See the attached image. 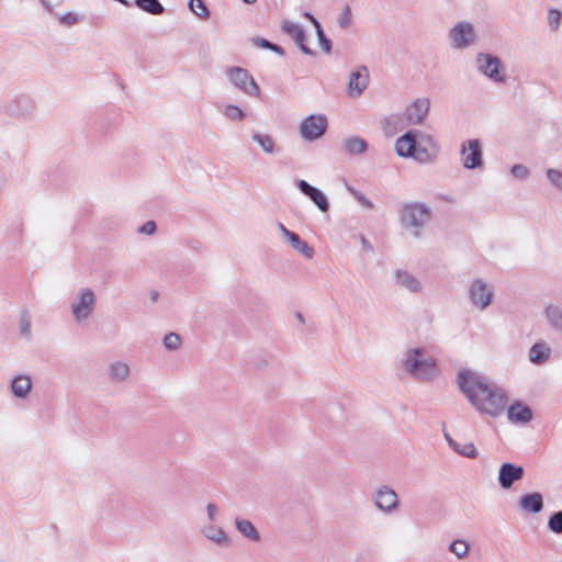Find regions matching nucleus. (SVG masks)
I'll return each mask as SVG.
<instances>
[{"mask_svg": "<svg viewBox=\"0 0 562 562\" xmlns=\"http://www.w3.org/2000/svg\"><path fill=\"white\" fill-rule=\"evenodd\" d=\"M207 519L210 522H214L218 516V508L215 504L209 503L206 505Z\"/></svg>", "mask_w": 562, "mask_h": 562, "instance_id": "obj_49", "label": "nucleus"}, {"mask_svg": "<svg viewBox=\"0 0 562 562\" xmlns=\"http://www.w3.org/2000/svg\"><path fill=\"white\" fill-rule=\"evenodd\" d=\"M245 3H248V4H252L255 3L257 0H243Z\"/></svg>", "mask_w": 562, "mask_h": 562, "instance_id": "obj_56", "label": "nucleus"}, {"mask_svg": "<svg viewBox=\"0 0 562 562\" xmlns=\"http://www.w3.org/2000/svg\"><path fill=\"white\" fill-rule=\"evenodd\" d=\"M224 114L232 121H243L246 117V113L235 104H228L224 109Z\"/></svg>", "mask_w": 562, "mask_h": 562, "instance_id": "obj_36", "label": "nucleus"}, {"mask_svg": "<svg viewBox=\"0 0 562 562\" xmlns=\"http://www.w3.org/2000/svg\"><path fill=\"white\" fill-rule=\"evenodd\" d=\"M35 110V102L25 94H20L11 100L4 109L7 115L14 119H31Z\"/></svg>", "mask_w": 562, "mask_h": 562, "instance_id": "obj_11", "label": "nucleus"}, {"mask_svg": "<svg viewBox=\"0 0 562 562\" xmlns=\"http://www.w3.org/2000/svg\"><path fill=\"white\" fill-rule=\"evenodd\" d=\"M228 80L244 93L250 97H258L260 88L251 74L243 67L233 66L226 70Z\"/></svg>", "mask_w": 562, "mask_h": 562, "instance_id": "obj_6", "label": "nucleus"}, {"mask_svg": "<svg viewBox=\"0 0 562 562\" xmlns=\"http://www.w3.org/2000/svg\"><path fill=\"white\" fill-rule=\"evenodd\" d=\"M562 19V13L557 9H550L548 12V22L550 27L555 31L559 29Z\"/></svg>", "mask_w": 562, "mask_h": 562, "instance_id": "obj_43", "label": "nucleus"}, {"mask_svg": "<svg viewBox=\"0 0 562 562\" xmlns=\"http://www.w3.org/2000/svg\"><path fill=\"white\" fill-rule=\"evenodd\" d=\"M477 69L485 77L497 83H505L506 77L501 74L502 60L498 56L488 53L476 55Z\"/></svg>", "mask_w": 562, "mask_h": 562, "instance_id": "obj_7", "label": "nucleus"}, {"mask_svg": "<svg viewBox=\"0 0 562 562\" xmlns=\"http://www.w3.org/2000/svg\"><path fill=\"white\" fill-rule=\"evenodd\" d=\"M181 345V337L176 333H169L164 337V346L167 350H177Z\"/></svg>", "mask_w": 562, "mask_h": 562, "instance_id": "obj_38", "label": "nucleus"}, {"mask_svg": "<svg viewBox=\"0 0 562 562\" xmlns=\"http://www.w3.org/2000/svg\"><path fill=\"white\" fill-rule=\"evenodd\" d=\"M361 245L363 247V249L369 252V254H372L373 252V246L371 245V243L366 238V237H361Z\"/></svg>", "mask_w": 562, "mask_h": 562, "instance_id": "obj_51", "label": "nucleus"}, {"mask_svg": "<svg viewBox=\"0 0 562 562\" xmlns=\"http://www.w3.org/2000/svg\"><path fill=\"white\" fill-rule=\"evenodd\" d=\"M188 7L200 19L207 20L211 16V12L203 0H189Z\"/></svg>", "mask_w": 562, "mask_h": 562, "instance_id": "obj_33", "label": "nucleus"}, {"mask_svg": "<svg viewBox=\"0 0 562 562\" xmlns=\"http://www.w3.org/2000/svg\"><path fill=\"white\" fill-rule=\"evenodd\" d=\"M297 188L304 195L308 196L316 204L319 211H328L329 202L322 190L310 184L305 180H299Z\"/></svg>", "mask_w": 562, "mask_h": 562, "instance_id": "obj_21", "label": "nucleus"}, {"mask_svg": "<svg viewBox=\"0 0 562 562\" xmlns=\"http://www.w3.org/2000/svg\"><path fill=\"white\" fill-rule=\"evenodd\" d=\"M97 306L95 292L88 286L80 288L70 302V314L77 325L86 324Z\"/></svg>", "mask_w": 562, "mask_h": 562, "instance_id": "obj_4", "label": "nucleus"}, {"mask_svg": "<svg viewBox=\"0 0 562 562\" xmlns=\"http://www.w3.org/2000/svg\"><path fill=\"white\" fill-rule=\"evenodd\" d=\"M368 142L360 136H351L342 142V149L350 156L361 155L368 150Z\"/></svg>", "mask_w": 562, "mask_h": 562, "instance_id": "obj_29", "label": "nucleus"}, {"mask_svg": "<svg viewBox=\"0 0 562 562\" xmlns=\"http://www.w3.org/2000/svg\"><path fill=\"white\" fill-rule=\"evenodd\" d=\"M544 314L550 326L562 331V308L551 304L546 308Z\"/></svg>", "mask_w": 562, "mask_h": 562, "instance_id": "obj_31", "label": "nucleus"}, {"mask_svg": "<svg viewBox=\"0 0 562 562\" xmlns=\"http://www.w3.org/2000/svg\"><path fill=\"white\" fill-rule=\"evenodd\" d=\"M532 416L531 408L521 402L512 404L507 409V418L513 424H527Z\"/></svg>", "mask_w": 562, "mask_h": 562, "instance_id": "obj_24", "label": "nucleus"}, {"mask_svg": "<svg viewBox=\"0 0 562 562\" xmlns=\"http://www.w3.org/2000/svg\"><path fill=\"white\" fill-rule=\"evenodd\" d=\"M548 180L560 191H562V172L558 169L550 168L547 170Z\"/></svg>", "mask_w": 562, "mask_h": 562, "instance_id": "obj_42", "label": "nucleus"}, {"mask_svg": "<svg viewBox=\"0 0 562 562\" xmlns=\"http://www.w3.org/2000/svg\"><path fill=\"white\" fill-rule=\"evenodd\" d=\"M149 297L153 303H156L159 299V292L157 290H151L149 292Z\"/></svg>", "mask_w": 562, "mask_h": 562, "instance_id": "obj_55", "label": "nucleus"}, {"mask_svg": "<svg viewBox=\"0 0 562 562\" xmlns=\"http://www.w3.org/2000/svg\"><path fill=\"white\" fill-rule=\"evenodd\" d=\"M459 386L470 404L482 415L498 417L506 408L507 392L473 371L459 374Z\"/></svg>", "mask_w": 562, "mask_h": 562, "instance_id": "obj_1", "label": "nucleus"}, {"mask_svg": "<svg viewBox=\"0 0 562 562\" xmlns=\"http://www.w3.org/2000/svg\"><path fill=\"white\" fill-rule=\"evenodd\" d=\"M395 151L400 157L413 158L420 164H429L437 158L439 146L430 134L409 130L396 139Z\"/></svg>", "mask_w": 562, "mask_h": 562, "instance_id": "obj_2", "label": "nucleus"}, {"mask_svg": "<svg viewBox=\"0 0 562 562\" xmlns=\"http://www.w3.org/2000/svg\"><path fill=\"white\" fill-rule=\"evenodd\" d=\"M369 85V70L366 66L358 67L350 74L348 91L352 97H360Z\"/></svg>", "mask_w": 562, "mask_h": 562, "instance_id": "obj_20", "label": "nucleus"}, {"mask_svg": "<svg viewBox=\"0 0 562 562\" xmlns=\"http://www.w3.org/2000/svg\"><path fill=\"white\" fill-rule=\"evenodd\" d=\"M252 139L262 148L266 154H272L276 149L274 139L268 134L254 133Z\"/></svg>", "mask_w": 562, "mask_h": 562, "instance_id": "obj_32", "label": "nucleus"}, {"mask_svg": "<svg viewBox=\"0 0 562 562\" xmlns=\"http://www.w3.org/2000/svg\"><path fill=\"white\" fill-rule=\"evenodd\" d=\"M19 328H20V333L24 337H30V335H31V316H30L29 311H26V310L22 311L20 314Z\"/></svg>", "mask_w": 562, "mask_h": 562, "instance_id": "obj_37", "label": "nucleus"}, {"mask_svg": "<svg viewBox=\"0 0 562 562\" xmlns=\"http://www.w3.org/2000/svg\"><path fill=\"white\" fill-rule=\"evenodd\" d=\"M234 525L245 539L252 542L260 541V533L250 520L238 516L234 519Z\"/></svg>", "mask_w": 562, "mask_h": 562, "instance_id": "obj_27", "label": "nucleus"}, {"mask_svg": "<svg viewBox=\"0 0 562 562\" xmlns=\"http://www.w3.org/2000/svg\"><path fill=\"white\" fill-rule=\"evenodd\" d=\"M108 375L113 383H124L131 376V367L123 360L112 361L108 366Z\"/></svg>", "mask_w": 562, "mask_h": 562, "instance_id": "obj_25", "label": "nucleus"}, {"mask_svg": "<svg viewBox=\"0 0 562 562\" xmlns=\"http://www.w3.org/2000/svg\"><path fill=\"white\" fill-rule=\"evenodd\" d=\"M278 228L281 234V239L283 243L288 244L293 250L302 255L306 259H312L314 256V249L308 246L306 241L301 239V237L289 231L282 223L278 224Z\"/></svg>", "mask_w": 562, "mask_h": 562, "instance_id": "obj_13", "label": "nucleus"}, {"mask_svg": "<svg viewBox=\"0 0 562 562\" xmlns=\"http://www.w3.org/2000/svg\"><path fill=\"white\" fill-rule=\"evenodd\" d=\"M552 356V348L543 339L536 341L528 351V359L532 364L542 366L547 363Z\"/></svg>", "mask_w": 562, "mask_h": 562, "instance_id": "obj_22", "label": "nucleus"}, {"mask_svg": "<svg viewBox=\"0 0 562 562\" xmlns=\"http://www.w3.org/2000/svg\"><path fill=\"white\" fill-rule=\"evenodd\" d=\"M460 154L463 156V167L477 169L483 166V151L480 139H469L461 144Z\"/></svg>", "mask_w": 562, "mask_h": 562, "instance_id": "obj_10", "label": "nucleus"}, {"mask_svg": "<svg viewBox=\"0 0 562 562\" xmlns=\"http://www.w3.org/2000/svg\"><path fill=\"white\" fill-rule=\"evenodd\" d=\"M443 435H445V438H446L449 447L454 452H457L458 454L465 457V458H470V459L476 458L477 450L472 442L459 443L449 435V432L445 431Z\"/></svg>", "mask_w": 562, "mask_h": 562, "instance_id": "obj_28", "label": "nucleus"}, {"mask_svg": "<svg viewBox=\"0 0 562 562\" xmlns=\"http://www.w3.org/2000/svg\"><path fill=\"white\" fill-rule=\"evenodd\" d=\"M136 232L142 235H153L156 232V223L154 221H147L145 224L139 226Z\"/></svg>", "mask_w": 562, "mask_h": 562, "instance_id": "obj_47", "label": "nucleus"}, {"mask_svg": "<svg viewBox=\"0 0 562 562\" xmlns=\"http://www.w3.org/2000/svg\"><path fill=\"white\" fill-rule=\"evenodd\" d=\"M519 507L527 514H538L543 508V497L539 492L524 494L519 498Z\"/></svg>", "mask_w": 562, "mask_h": 562, "instance_id": "obj_26", "label": "nucleus"}, {"mask_svg": "<svg viewBox=\"0 0 562 562\" xmlns=\"http://www.w3.org/2000/svg\"><path fill=\"white\" fill-rule=\"evenodd\" d=\"M9 390L12 396L19 401H25L33 392V379L27 373H19L9 381Z\"/></svg>", "mask_w": 562, "mask_h": 562, "instance_id": "obj_14", "label": "nucleus"}, {"mask_svg": "<svg viewBox=\"0 0 562 562\" xmlns=\"http://www.w3.org/2000/svg\"><path fill=\"white\" fill-rule=\"evenodd\" d=\"M510 172L515 178L520 180L526 179L529 175L528 168L521 164L514 165L510 169Z\"/></svg>", "mask_w": 562, "mask_h": 562, "instance_id": "obj_44", "label": "nucleus"}, {"mask_svg": "<svg viewBox=\"0 0 562 562\" xmlns=\"http://www.w3.org/2000/svg\"><path fill=\"white\" fill-rule=\"evenodd\" d=\"M471 305L480 311H486L493 303L495 296L494 286L483 278L473 279L468 290Z\"/></svg>", "mask_w": 562, "mask_h": 562, "instance_id": "obj_5", "label": "nucleus"}, {"mask_svg": "<svg viewBox=\"0 0 562 562\" xmlns=\"http://www.w3.org/2000/svg\"><path fill=\"white\" fill-rule=\"evenodd\" d=\"M548 528L554 533H562V510L550 516Z\"/></svg>", "mask_w": 562, "mask_h": 562, "instance_id": "obj_39", "label": "nucleus"}, {"mask_svg": "<svg viewBox=\"0 0 562 562\" xmlns=\"http://www.w3.org/2000/svg\"><path fill=\"white\" fill-rule=\"evenodd\" d=\"M201 533L204 538L218 547H227L231 543L228 535L222 527L214 525V522H209L203 526L201 528Z\"/></svg>", "mask_w": 562, "mask_h": 562, "instance_id": "obj_23", "label": "nucleus"}, {"mask_svg": "<svg viewBox=\"0 0 562 562\" xmlns=\"http://www.w3.org/2000/svg\"><path fill=\"white\" fill-rule=\"evenodd\" d=\"M470 544L463 539L454 540L449 546V551L458 559H463L469 554Z\"/></svg>", "mask_w": 562, "mask_h": 562, "instance_id": "obj_34", "label": "nucleus"}, {"mask_svg": "<svg viewBox=\"0 0 562 562\" xmlns=\"http://www.w3.org/2000/svg\"><path fill=\"white\" fill-rule=\"evenodd\" d=\"M40 2L46 11L53 12V5L48 0H40Z\"/></svg>", "mask_w": 562, "mask_h": 562, "instance_id": "obj_54", "label": "nucleus"}, {"mask_svg": "<svg viewBox=\"0 0 562 562\" xmlns=\"http://www.w3.org/2000/svg\"><path fill=\"white\" fill-rule=\"evenodd\" d=\"M400 211H431L430 207L423 202L405 203Z\"/></svg>", "mask_w": 562, "mask_h": 562, "instance_id": "obj_45", "label": "nucleus"}, {"mask_svg": "<svg viewBox=\"0 0 562 562\" xmlns=\"http://www.w3.org/2000/svg\"><path fill=\"white\" fill-rule=\"evenodd\" d=\"M347 190L352 194V196L360 203V205L364 209H373L374 204L360 191L347 184Z\"/></svg>", "mask_w": 562, "mask_h": 562, "instance_id": "obj_41", "label": "nucleus"}, {"mask_svg": "<svg viewBox=\"0 0 562 562\" xmlns=\"http://www.w3.org/2000/svg\"><path fill=\"white\" fill-rule=\"evenodd\" d=\"M281 29L284 33L291 36V38L295 42L303 54L312 57L316 56V52L306 44L307 35L302 25L294 22L284 21L281 25Z\"/></svg>", "mask_w": 562, "mask_h": 562, "instance_id": "obj_16", "label": "nucleus"}, {"mask_svg": "<svg viewBox=\"0 0 562 562\" xmlns=\"http://www.w3.org/2000/svg\"><path fill=\"white\" fill-rule=\"evenodd\" d=\"M430 110V101L427 98L416 99L406 108L405 116L409 124H422Z\"/></svg>", "mask_w": 562, "mask_h": 562, "instance_id": "obj_19", "label": "nucleus"}, {"mask_svg": "<svg viewBox=\"0 0 562 562\" xmlns=\"http://www.w3.org/2000/svg\"><path fill=\"white\" fill-rule=\"evenodd\" d=\"M328 127L327 117L323 114H311L300 124V134L307 142H314L325 135Z\"/></svg>", "mask_w": 562, "mask_h": 562, "instance_id": "obj_8", "label": "nucleus"}, {"mask_svg": "<svg viewBox=\"0 0 562 562\" xmlns=\"http://www.w3.org/2000/svg\"><path fill=\"white\" fill-rule=\"evenodd\" d=\"M434 199H435L436 201H443V202H446V203H448V204H450V205H453V204L456 203V199H454V196H452V195H448V194H436V195L434 196Z\"/></svg>", "mask_w": 562, "mask_h": 562, "instance_id": "obj_50", "label": "nucleus"}, {"mask_svg": "<svg viewBox=\"0 0 562 562\" xmlns=\"http://www.w3.org/2000/svg\"><path fill=\"white\" fill-rule=\"evenodd\" d=\"M394 284L413 294H422L424 293V284L422 280L415 276L413 272L403 269L396 268L392 272Z\"/></svg>", "mask_w": 562, "mask_h": 562, "instance_id": "obj_12", "label": "nucleus"}, {"mask_svg": "<svg viewBox=\"0 0 562 562\" xmlns=\"http://www.w3.org/2000/svg\"><path fill=\"white\" fill-rule=\"evenodd\" d=\"M270 50L276 53L279 56H283L285 54L284 48L276 43H272Z\"/></svg>", "mask_w": 562, "mask_h": 562, "instance_id": "obj_52", "label": "nucleus"}, {"mask_svg": "<svg viewBox=\"0 0 562 562\" xmlns=\"http://www.w3.org/2000/svg\"><path fill=\"white\" fill-rule=\"evenodd\" d=\"M251 42L259 48L269 49L271 48L272 42L267 38L256 36L251 38Z\"/></svg>", "mask_w": 562, "mask_h": 562, "instance_id": "obj_48", "label": "nucleus"}, {"mask_svg": "<svg viewBox=\"0 0 562 562\" xmlns=\"http://www.w3.org/2000/svg\"><path fill=\"white\" fill-rule=\"evenodd\" d=\"M134 4L151 15H161L165 12V7L159 0H134Z\"/></svg>", "mask_w": 562, "mask_h": 562, "instance_id": "obj_30", "label": "nucleus"}, {"mask_svg": "<svg viewBox=\"0 0 562 562\" xmlns=\"http://www.w3.org/2000/svg\"><path fill=\"white\" fill-rule=\"evenodd\" d=\"M401 366L411 376L420 381H430L438 374L436 360L424 348L407 349Z\"/></svg>", "mask_w": 562, "mask_h": 562, "instance_id": "obj_3", "label": "nucleus"}, {"mask_svg": "<svg viewBox=\"0 0 562 562\" xmlns=\"http://www.w3.org/2000/svg\"><path fill=\"white\" fill-rule=\"evenodd\" d=\"M524 468L510 462L503 463L498 471V483L502 488L508 490L524 477Z\"/></svg>", "mask_w": 562, "mask_h": 562, "instance_id": "obj_18", "label": "nucleus"}, {"mask_svg": "<svg viewBox=\"0 0 562 562\" xmlns=\"http://www.w3.org/2000/svg\"><path fill=\"white\" fill-rule=\"evenodd\" d=\"M338 25L344 29V30H347L351 26L352 24V16H351V9L349 7V4H346L341 14L339 15L338 20Z\"/></svg>", "mask_w": 562, "mask_h": 562, "instance_id": "obj_40", "label": "nucleus"}, {"mask_svg": "<svg viewBox=\"0 0 562 562\" xmlns=\"http://www.w3.org/2000/svg\"><path fill=\"white\" fill-rule=\"evenodd\" d=\"M449 37L453 48L462 49L475 42L476 33L471 23L459 22L450 30Z\"/></svg>", "mask_w": 562, "mask_h": 562, "instance_id": "obj_9", "label": "nucleus"}, {"mask_svg": "<svg viewBox=\"0 0 562 562\" xmlns=\"http://www.w3.org/2000/svg\"><path fill=\"white\" fill-rule=\"evenodd\" d=\"M59 22L64 25H75L79 22V16L74 12H66L59 16Z\"/></svg>", "mask_w": 562, "mask_h": 562, "instance_id": "obj_46", "label": "nucleus"}, {"mask_svg": "<svg viewBox=\"0 0 562 562\" xmlns=\"http://www.w3.org/2000/svg\"><path fill=\"white\" fill-rule=\"evenodd\" d=\"M315 32H316L317 40H318V43H319L322 49L326 54H329L331 52V48H333L331 40L325 34L322 25H316Z\"/></svg>", "mask_w": 562, "mask_h": 562, "instance_id": "obj_35", "label": "nucleus"}, {"mask_svg": "<svg viewBox=\"0 0 562 562\" xmlns=\"http://www.w3.org/2000/svg\"><path fill=\"white\" fill-rule=\"evenodd\" d=\"M374 505L383 513L391 514L398 507L397 494L389 486L379 487L372 496Z\"/></svg>", "mask_w": 562, "mask_h": 562, "instance_id": "obj_15", "label": "nucleus"}, {"mask_svg": "<svg viewBox=\"0 0 562 562\" xmlns=\"http://www.w3.org/2000/svg\"><path fill=\"white\" fill-rule=\"evenodd\" d=\"M430 213H402L401 224L403 229L412 235L419 236L429 222Z\"/></svg>", "mask_w": 562, "mask_h": 562, "instance_id": "obj_17", "label": "nucleus"}, {"mask_svg": "<svg viewBox=\"0 0 562 562\" xmlns=\"http://www.w3.org/2000/svg\"><path fill=\"white\" fill-rule=\"evenodd\" d=\"M304 16H305L306 19H308V20L312 22V24L314 25V27H315V29H316V25H322V24L319 23V21H318V20H317V19H316L312 13H310V12H305V13H304Z\"/></svg>", "mask_w": 562, "mask_h": 562, "instance_id": "obj_53", "label": "nucleus"}]
</instances>
